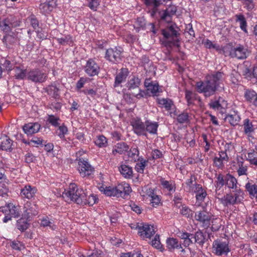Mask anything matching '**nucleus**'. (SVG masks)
Segmentation results:
<instances>
[{
	"label": "nucleus",
	"mask_w": 257,
	"mask_h": 257,
	"mask_svg": "<svg viewBox=\"0 0 257 257\" xmlns=\"http://www.w3.org/2000/svg\"><path fill=\"white\" fill-rule=\"evenodd\" d=\"M158 124L156 122H152L150 120L146 121L145 133L148 132L151 134H157Z\"/></svg>",
	"instance_id": "nucleus-27"
},
{
	"label": "nucleus",
	"mask_w": 257,
	"mask_h": 257,
	"mask_svg": "<svg viewBox=\"0 0 257 257\" xmlns=\"http://www.w3.org/2000/svg\"><path fill=\"white\" fill-rule=\"evenodd\" d=\"M6 35L4 36L3 42L7 45L8 44L12 45L17 41V35L14 32L11 33H5Z\"/></svg>",
	"instance_id": "nucleus-28"
},
{
	"label": "nucleus",
	"mask_w": 257,
	"mask_h": 257,
	"mask_svg": "<svg viewBox=\"0 0 257 257\" xmlns=\"http://www.w3.org/2000/svg\"><path fill=\"white\" fill-rule=\"evenodd\" d=\"M195 219L203 223L204 226L208 227L209 225L210 217L205 211H199L195 214Z\"/></svg>",
	"instance_id": "nucleus-21"
},
{
	"label": "nucleus",
	"mask_w": 257,
	"mask_h": 257,
	"mask_svg": "<svg viewBox=\"0 0 257 257\" xmlns=\"http://www.w3.org/2000/svg\"><path fill=\"white\" fill-rule=\"evenodd\" d=\"M244 133L248 137H251V134L254 132V128L252 122L247 118L244 120L243 124Z\"/></svg>",
	"instance_id": "nucleus-30"
},
{
	"label": "nucleus",
	"mask_w": 257,
	"mask_h": 257,
	"mask_svg": "<svg viewBox=\"0 0 257 257\" xmlns=\"http://www.w3.org/2000/svg\"><path fill=\"white\" fill-rule=\"evenodd\" d=\"M132 125L134 131L136 134L138 135H146V133H145L146 122L144 123L140 119H137L132 122Z\"/></svg>",
	"instance_id": "nucleus-15"
},
{
	"label": "nucleus",
	"mask_w": 257,
	"mask_h": 257,
	"mask_svg": "<svg viewBox=\"0 0 257 257\" xmlns=\"http://www.w3.org/2000/svg\"><path fill=\"white\" fill-rule=\"evenodd\" d=\"M222 51L225 56H229L231 58L244 59L247 57V50L241 45H239L236 47L227 45L223 48Z\"/></svg>",
	"instance_id": "nucleus-4"
},
{
	"label": "nucleus",
	"mask_w": 257,
	"mask_h": 257,
	"mask_svg": "<svg viewBox=\"0 0 257 257\" xmlns=\"http://www.w3.org/2000/svg\"><path fill=\"white\" fill-rule=\"evenodd\" d=\"M37 189L35 187H32L30 185H26L21 189V195L22 198H26L30 199L34 197Z\"/></svg>",
	"instance_id": "nucleus-18"
},
{
	"label": "nucleus",
	"mask_w": 257,
	"mask_h": 257,
	"mask_svg": "<svg viewBox=\"0 0 257 257\" xmlns=\"http://www.w3.org/2000/svg\"><path fill=\"white\" fill-rule=\"evenodd\" d=\"M180 212L187 218L192 217L193 214V212L186 206H182Z\"/></svg>",
	"instance_id": "nucleus-47"
},
{
	"label": "nucleus",
	"mask_w": 257,
	"mask_h": 257,
	"mask_svg": "<svg viewBox=\"0 0 257 257\" xmlns=\"http://www.w3.org/2000/svg\"><path fill=\"white\" fill-rule=\"evenodd\" d=\"M44 90L48 94L51 95L55 99H57L59 98V94L58 93L59 89L55 84L48 85L44 88Z\"/></svg>",
	"instance_id": "nucleus-24"
},
{
	"label": "nucleus",
	"mask_w": 257,
	"mask_h": 257,
	"mask_svg": "<svg viewBox=\"0 0 257 257\" xmlns=\"http://www.w3.org/2000/svg\"><path fill=\"white\" fill-rule=\"evenodd\" d=\"M131 188L127 187V189H125V187L122 185H118L115 187H107L105 190V194L108 196H122L123 194H129Z\"/></svg>",
	"instance_id": "nucleus-10"
},
{
	"label": "nucleus",
	"mask_w": 257,
	"mask_h": 257,
	"mask_svg": "<svg viewBox=\"0 0 257 257\" xmlns=\"http://www.w3.org/2000/svg\"><path fill=\"white\" fill-rule=\"evenodd\" d=\"M136 228L138 229V233L143 239L150 238L156 232L154 226L148 224H138Z\"/></svg>",
	"instance_id": "nucleus-9"
},
{
	"label": "nucleus",
	"mask_w": 257,
	"mask_h": 257,
	"mask_svg": "<svg viewBox=\"0 0 257 257\" xmlns=\"http://www.w3.org/2000/svg\"><path fill=\"white\" fill-rule=\"evenodd\" d=\"M12 146V140L6 137L5 140L2 142L0 145V149L4 151L10 150Z\"/></svg>",
	"instance_id": "nucleus-42"
},
{
	"label": "nucleus",
	"mask_w": 257,
	"mask_h": 257,
	"mask_svg": "<svg viewBox=\"0 0 257 257\" xmlns=\"http://www.w3.org/2000/svg\"><path fill=\"white\" fill-rule=\"evenodd\" d=\"M57 132L58 136L62 139H65V135H66L68 132L67 127L64 125L63 124L61 126H59Z\"/></svg>",
	"instance_id": "nucleus-49"
},
{
	"label": "nucleus",
	"mask_w": 257,
	"mask_h": 257,
	"mask_svg": "<svg viewBox=\"0 0 257 257\" xmlns=\"http://www.w3.org/2000/svg\"><path fill=\"white\" fill-rule=\"evenodd\" d=\"M58 120H59V117H55L53 115H49L48 121L52 125L54 126H59L60 124L58 122Z\"/></svg>",
	"instance_id": "nucleus-55"
},
{
	"label": "nucleus",
	"mask_w": 257,
	"mask_h": 257,
	"mask_svg": "<svg viewBox=\"0 0 257 257\" xmlns=\"http://www.w3.org/2000/svg\"><path fill=\"white\" fill-rule=\"evenodd\" d=\"M243 163L241 162L240 163H239V169L237 170V173L239 176H241L243 175L246 174V171H247V166H243Z\"/></svg>",
	"instance_id": "nucleus-61"
},
{
	"label": "nucleus",
	"mask_w": 257,
	"mask_h": 257,
	"mask_svg": "<svg viewBox=\"0 0 257 257\" xmlns=\"http://www.w3.org/2000/svg\"><path fill=\"white\" fill-rule=\"evenodd\" d=\"M99 67L95 61L92 59L87 60L85 66V72L89 76H94L98 75L99 72Z\"/></svg>",
	"instance_id": "nucleus-13"
},
{
	"label": "nucleus",
	"mask_w": 257,
	"mask_h": 257,
	"mask_svg": "<svg viewBox=\"0 0 257 257\" xmlns=\"http://www.w3.org/2000/svg\"><path fill=\"white\" fill-rule=\"evenodd\" d=\"M188 120V115L187 113H182L177 116V121L180 123H183L187 122Z\"/></svg>",
	"instance_id": "nucleus-56"
},
{
	"label": "nucleus",
	"mask_w": 257,
	"mask_h": 257,
	"mask_svg": "<svg viewBox=\"0 0 257 257\" xmlns=\"http://www.w3.org/2000/svg\"><path fill=\"white\" fill-rule=\"evenodd\" d=\"M30 220V219L24 217L23 214H22V217L17 221V228L22 232L25 231L29 227L30 224L28 223V221Z\"/></svg>",
	"instance_id": "nucleus-22"
},
{
	"label": "nucleus",
	"mask_w": 257,
	"mask_h": 257,
	"mask_svg": "<svg viewBox=\"0 0 257 257\" xmlns=\"http://www.w3.org/2000/svg\"><path fill=\"white\" fill-rule=\"evenodd\" d=\"M37 214L38 207L35 203L28 201L25 204L22 213L24 217L30 219L32 216L36 215Z\"/></svg>",
	"instance_id": "nucleus-12"
},
{
	"label": "nucleus",
	"mask_w": 257,
	"mask_h": 257,
	"mask_svg": "<svg viewBox=\"0 0 257 257\" xmlns=\"http://www.w3.org/2000/svg\"><path fill=\"white\" fill-rule=\"evenodd\" d=\"M78 165V170L80 175L83 177L90 175L94 171L93 168L88 162L84 160L83 158H80L79 159Z\"/></svg>",
	"instance_id": "nucleus-11"
},
{
	"label": "nucleus",
	"mask_w": 257,
	"mask_h": 257,
	"mask_svg": "<svg viewBox=\"0 0 257 257\" xmlns=\"http://www.w3.org/2000/svg\"><path fill=\"white\" fill-rule=\"evenodd\" d=\"M195 190L194 192L196 193V198L198 201L202 202L204 200V198L207 195L206 192L202 188L201 185L195 184Z\"/></svg>",
	"instance_id": "nucleus-25"
},
{
	"label": "nucleus",
	"mask_w": 257,
	"mask_h": 257,
	"mask_svg": "<svg viewBox=\"0 0 257 257\" xmlns=\"http://www.w3.org/2000/svg\"><path fill=\"white\" fill-rule=\"evenodd\" d=\"M130 149L128 145L124 142L118 143L115 145V149L112 150V154L115 155L116 153L119 154H124L127 152Z\"/></svg>",
	"instance_id": "nucleus-23"
},
{
	"label": "nucleus",
	"mask_w": 257,
	"mask_h": 257,
	"mask_svg": "<svg viewBox=\"0 0 257 257\" xmlns=\"http://www.w3.org/2000/svg\"><path fill=\"white\" fill-rule=\"evenodd\" d=\"M80 257H102V252L101 250H94L90 254L88 253L86 254H82Z\"/></svg>",
	"instance_id": "nucleus-53"
},
{
	"label": "nucleus",
	"mask_w": 257,
	"mask_h": 257,
	"mask_svg": "<svg viewBox=\"0 0 257 257\" xmlns=\"http://www.w3.org/2000/svg\"><path fill=\"white\" fill-rule=\"evenodd\" d=\"M107 140L104 136H99L95 141V144L99 147H104L106 146Z\"/></svg>",
	"instance_id": "nucleus-45"
},
{
	"label": "nucleus",
	"mask_w": 257,
	"mask_h": 257,
	"mask_svg": "<svg viewBox=\"0 0 257 257\" xmlns=\"http://www.w3.org/2000/svg\"><path fill=\"white\" fill-rule=\"evenodd\" d=\"M179 28L176 24L166 27L161 30V33L164 38L166 39L165 45L167 47L171 48L172 46L179 47L180 45L179 37L180 34L178 32Z\"/></svg>",
	"instance_id": "nucleus-3"
},
{
	"label": "nucleus",
	"mask_w": 257,
	"mask_h": 257,
	"mask_svg": "<svg viewBox=\"0 0 257 257\" xmlns=\"http://www.w3.org/2000/svg\"><path fill=\"white\" fill-rule=\"evenodd\" d=\"M245 189L248 192L250 196H255L257 194V185L255 184H251L250 182H248L245 185Z\"/></svg>",
	"instance_id": "nucleus-40"
},
{
	"label": "nucleus",
	"mask_w": 257,
	"mask_h": 257,
	"mask_svg": "<svg viewBox=\"0 0 257 257\" xmlns=\"http://www.w3.org/2000/svg\"><path fill=\"white\" fill-rule=\"evenodd\" d=\"M256 95L257 93L253 90L246 89L245 91L244 96L247 101L252 103L253 99Z\"/></svg>",
	"instance_id": "nucleus-39"
},
{
	"label": "nucleus",
	"mask_w": 257,
	"mask_h": 257,
	"mask_svg": "<svg viewBox=\"0 0 257 257\" xmlns=\"http://www.w3.org/2000/svg\"><path fill=\"white\" fill-rule=\"evenodd\" d=\"M167 247L170 251H173L175 249L182 248L181 243L177 238H168L166 240Z\"/></svg>",
	"instance_id": "nucleus-20"
},
{
	"label": "nucleus",
	"mask_w": 257,
	"mask_h": 257,
	"mask_svg": "<svg viewBox=\"0 0 257 257\" xmlns=\"http://www.w3.org/2000/svg\"><path fill=\"white\" fill-rule=\"evenodd\" d=\"M1 64L2 66V70L10 71L12 70L13 64L11 62L6 59H2L1 60Z\"/></svg>",
	"instance_id": "nucleus-43"
},
{
	"label": "nucleus",
	"mask_w": 257,
	"mask_h": 257,
	"mask_svg": "<svg viewBox=\"0 0 257 257\" xmlns=\"http://www.w3.org/2000/svg\"><path fill=\"white\" fill-rule=\"evenodd\" d=\"M57 41L61 45H66L72 43L71 37L70 35L65 36L61 38H56Z\"/></svg>",
	"instance_id": "nucleus-44"
},
{
	"label": "nucleus",
	"mask_w": 257,
	"mask_h": 257,
	"mask_svg": "<svg viewBox=\"0 0 257 257\" xmlns=\"http://www.w3.org/2000/svg\"><path fill=\"white\" fill-rule=\"evenodd\" d=\"M15 72V76L17 79H23L25 78H27V70L20 69L19 67H16L14 68Z\"/></svg>",
	"instance_id": "nucleus-36"
},
{
	"label": "nucleus",
	"mask_w": 257,
	"mask_h": 257,
	"mask_svg": "<svg viewBox=\"0 0 257 257\" xmlns=\"http://www.w3.org/2000/svg\"><path fill=\"white\" fill-rule=\"evenodd\" d=\"M242 4L248 11H251L254 8V5L253 0H242Z\"/></svg>",
	"instance_id": "nucleus-60"
},
{
	"label": "nucleus",
	"mask_w": 257,
	"mask_h": 257,
	"mask_svg": "<svg viewBox=\"0 0 257 257\" xmlns=\"http://www.w3.org/2000/svg\"><path fill=\"white\" fill-rule=\"evenodd\" d=\"M119 170L121 174L126 178H131L133 176L132 168L128 165H121L119 167Z\"/></svg>",
	"instance_id": "nucleus-29"
},
{
	"label": "nucleus",
	"mask_w": 257,
	"mask_h": 257,
	"mask_svg": "<svg viewBox=\"0 0 257 257\" xmlns=\"http://www.w3.org/2000/svg\"><path fill=\"white\" fill-rule=\"evenodd\" d=\"M235 17L236 18V22L239 23V26L241 30H242L245 33H247V23L244 15H243L242 14H237L236 15Z\"/></svg>",
	"instance_id": "nucleus-31"
},
{
	"label": "nucleus",
	"mask_w": 257,
	"mask_h": 257,
	"mask_svg": "<svg viewBox=\"0 0 257 257\" xmlns=\"http://www.w3.org/2000/svg\"><path fill=\"white\" fill-rule=\"evenodd\" d=\"M31 25L33 27L34 29H36L39 28V22L38 20L35 17L34 15L31 16L30 17Z\"/></svg>",
	"instance_id": "nucleus-62"
},
{
	"label": "nucleus",
	"mask_w": 257,
	"mask_h": 257,
	"mask_svg": "<svg viewBox=\"0 0 257 257\" xmlns=\"http://www.w3.org/2000/svg\"><path fill=\"white\" fill-rule=\"evenodd\" d=\"M19 208L20 207L19 206H12V207L9 208L8 210H5L4 211L3 210V212H5V213L9 212L12 217L18 218L20 215Z\"/></svg>",
	"instance_id": "nucleus-38"
},
{
	"label": "nucleus",
	"mask_w": 257,
	"mask_h": 257,
	"mask_svg": "<svg viewBox=\"0 0 257 257\" xmlns=\"http://www.w3.org/2000/svg\"><path fill=\"white\" fill-rule=\"evenodd\" d=\"M56 6V1L51 0L48 2L41 4L39 6V9L43 14L46 15L49 14Z\"/></svg>",
	"instance_id": "nucleus-17"
},
{
	"label": "nucleus",
	"mask_w": 257,
	"mask_h": 257,
	"mask_svg": "<svg viewBox=\"0 0 257 257\" xmlns=\"http://www.w3.org/2000/svg\"><path fill=\"white\" fill-rule=\"evenodd\" d=\"M152 245L157 249H161L162 245L160 240V236L158 234L155 235L154 238L152 241Z\"/></svg>",
	"instance_id": "nucleus-50"
},
{
	"label": "nucleus",
	"mask_w": 257,
	"mask_h": 257,
	"mask_svg": "<svg viewBox=\"0 0 257 257\" xmlns=\"http://www.w3.org/2000/svg\"><path fill=\"white\" fill-rule=\"evenodd\" d=\"M141 80L138 77H133L128 82L127 87L129 90L138 88L140 85Z\"/></svg>",
	"instance_id": "nucleus-37"
},
{
	"label": "nucleus",
	"mask_w": 257,
	"mask_h": 257,
	"mask_svg": "<svg viewBox=\"0 0 257 257\" xmlns=\"http://www.w3.org/2000/svg\"><path fill=\"white\" fill-rule=\"evenodd\" d=\"M195 241L201 246H203L204 243L208 240L209 234H208V237H206V232L203 233L202 231L199 230L195 233Z\"/></svg>",
	"instance_id": "nucleus-26"
},
{
	"label": "nucleus",
	"mask_w": 257,
	"mask_h": 257,
	"mask_svg": "<svg viewBox=\"0 0 257 257\" xmlns=\"http://www.w3.org/2000/svg\"><path fill=\"white\" fill-rule=\"evenodd\" d=\"M225 120L228 121L233 126L237 125L240 120V117L236 113L228 114L225 117Z\"/></svg>",
	"instance_id": "nucleus-34"
},
{
	"label": "nucleus",
	"mask_w": 257,
	"mask_h": 257,
	"mask_svg": "<svg viewBox=\"0 0 257 257\" xmlns=\"http://www.w3.org/2000/svg\"><path fill=\"white\" fill-rule=\"evenodd\" d=\"M144 85L147 88L148 93L151 92L154 95H157V93L160 92L159 85L155 81H151L150 79L145 80Z\"/></svg>",
	"instance_id": "nucleus-14"
},
{
	"label": "nucleus",
	"mask_w": 257,
	"mask_h": 257,
	"mask_svg": "<svg viewBox=\"0 0 257 257\" xmlns=\"http://www.w3.org/2000/svg\"><path fill=\"white\" fill-rule=\"evenodd\" d=\"M225 180L226 181L225 185L228 188L232 189L236 188L237 180L233 176L230 174L227 175Z\"/></svg>",
	"instance_id": "nucleus-33"
},
{
	"label": "nucleus",
	"mask_w": 257,
	"mask_h": 257,
	"mask_svg": "<svg viewBox=\"0 0 257 257\" xmlns=\"http://www.w3.org/2000/svg\"><path fill=\"white\" fill-rule=\"evenodd\" d=\"M158 102L167 110H171L173 105V102L171 99L167 98L158 99Z\"/></svg>",
	"instance_id": "nucleus-35"
},
{
	"label": "nucleus",
	"mask_w": 257,
	"mask_h": 257,
	"mask_svg": "<svg viewBox=\"0 0 257 257\" xmlns=\"http://www.w3.org/2000/svg\"><path fill=\"white\" fill-rule=\"evenodd\" d=\"M147 163L146 161H142L140 163H137L135 167L136 170L139 173H143Z\"/></svg>",
	"instance_id": "nucleus-52"
},
{
	"label": "nucleus",
	"mask_w": 257,
	"mask_h": 257,
	"mask_svg": "<svg viewBox=\"0 0 257 257\" xmlns=\"http://www.w3.org/2000/svg\"><path fill=\"white\" fill-rule=\"evenodd\" d=\"M9 192V188L7 186L3 183H0V195L4 197L7 195Z\"/></svg>",
	"instance_id": "nucleus-58"
},
{
	"label": "nucleus",
	"mask_w": 257,
	"mask_h": 257,
	"mask_svg": "<svg viewBox=\"0 0 257 257\" xmlns=\"http://www.w3.org/2000/svg\"><path fill=\"white\" fill-rule=\"evenodd\" d=\"M225 184L223 176L222 174H219L217 177V181H216V188H219L220 189Z\"/></svg>",
	"instance_id": "nucleus-57"
},
{
	"label": "nucleus",
	"mask_w": 257,
	"mask_h": 257,
	"mask_svg": "<svg viewBox=\"0 0 257 257\" xmlns=\"http://www.w3.org/2000/svg\"><path fill=\"white\" fill-rule=\"evenodd\" d=\"M21 21L14 16H9L0 21V29L4 33H11L13 28L20 26Z\"/></svg>",
	"instance_id": "nucleus-5"
},
{
	"label": "nucleus",
	"mask_w": 257,
	"mask_h": 257,
	"mask_svg": "<svg viewBox=\"0 0 257 257\" xmlns=\"http://www.w3.org/2000/svg\"><path fill=\"white\" fill-rule=\"evenodd\" d=\"M47 78V74L39 68L30 69L27 73V79L35 83H42Z\"/></svg>",
	"instance_id": "nucleus-6"
},
{
	"label": "nucleus",
	"mask_w": 257,
	"mask_h": 257,
	"mask_svg": "<svg viewBox=\"0 0 257 257\" xmlns=\"http://www.w3.org/2000/svg\"><path fill=\"white\" fill-rule=\"evenodd\" d=\"M63 197H68L70 200L78 204H88L92 206L95 204L98 198L93 195H91L87 198L86 195L82 189L78 188L75 184H70L68 190L65 189L62 195Z\"/></svg>",
	"instance_id": "nucleus-2"
},
{
	"label": "nucleus",
	"mask_w": 257,
	"mask_h": 257,
	"mask_svg": "<svg viewBox=\"0 0 257 257\" xmlns=\"http://www.w3.org/2000/svg\"><path fill=\"white\" fill-rule=\"evenodd\" d=\"M225 11V7L223 4L219 3L218 4H216L214 9V15L216 17H220L223 15Z\"/></svg>",
	"instance_id": "nucleus-41"
},
{
	"label": "nucleus",
	"mask_w": 257,
	"mask_h": 257,
	"mask_svg": "<svg viewBox=\"0 0 257 257\" xmlns=\"http://www.w3.org/2000/svg\"><path fill=\"white\" fill-rule=\"evenodd\" d=\"M209 105L210 107L214 109L219 110L223 108V107L219 102V99L218 100L211 101Z\"/></svg>",
	"instance_id": "nucleus-59"
},
{
	"label": "nucleus",
	"mask_w": 257,
	"mask_h": 257,
	"mask_svg": "<svg viewBox=\"0 0 257 257\" xmlns=\"http://www.w3.org/2000/svg\"><path fill=\"white\" fill-rule=\"evenodd\" d=\"M161 183L163 187L167 189L170 192L175 191V186L172 184H170L169 181L162 179L161 180Z\"/></svg>",
	"instance_id": "nucleus-48"
},
{
	"label": "nucleus",
	"mask_w": 257,
	"mask_h": 257,
	"mask_svg": "<svg viewBox=\"0 0 257 257\" xmlns=\"http://www.w3.org/2000/svg\"><path fill=\"white\" fill-rule=\"evenodd\" d=\"M177 12V8L174 6H170L167 10L164 11L163 14L161 16V19L163 20H167L168 17H171L174 15Z\"/></svg>",
	"instance_id": "nucleus-32"
},
{
	"label": "nucleus",
	"mask_w": 257,
	"mask_h": 257,
	"mask_svg": "<svg viewBox=\"0 0 257 257\" xmlns=\"http://www.w3.org/2000/svg\"><path fill=\"white\" fill-rule=\"evenodd\" d=\"M224 73L217 71L206 77L204 81L197 82L196 84L197 91L207 97H210L220 91L223 88Z\"/></svg>",
	"instance_id": "nucleus-1"
},
{
	"label": "nucleus",
	"mask_w": 257,
	"mask_h": 257,
	"mask_svg": "<svg viewBox=\"0 0 257 257\" xmlns=\"http://www.w3.org/2000/svg\"><path fill=\"white\" fill-rule=\"evenodd\" d=\"M145 4L147 6H153V13H155L157 8L161 5L160 0H145Z\"/></svg>",
	"instance_id": "nucleus-46"
},
{
	"label": "nucleus",
	"mask_w": 257,
	"mask_h": 257,
	"mask_svg": "<svg viewBox=\"0 0 257 257\" xmlns=\"http://www.w3.org/2000/svg\"><path fill=\"white\" fill-rule=\"evenodd\" d=\"M226 200L228 201L227 202L229 205H234L238 203L237 201L235 200V198L233 195L231 194H227L226 195Z\"/></svg>",
	"instance_id": "nucleus-63"
},
{
	"label": "nucleus",
	"mask_w": 257,
	"mask_h": 257,
	"mask_svg": "<svg viewBox=\"0 0 257 257\" xmlns=\"http://www.w3.org/2000/svg\"><path fill=\"white\" fill-rule=\"evenodd\" d=\"M128 74V71L126 68H121L115 76L114 87H117L120 83L125 81Z\"/></svg>",
	"instance_id": "nucleus-19"
},
{
	"label": "nucleus",
	"mask_w": 257,
	"mask_h": 257,
	"mask_svg": "<svg viewBox=\"0 0 257 257\" xmlns=\"http://www.w3.org/2000/svg\"><path fill=\"white\" fill-rule=\"evenodd\" d=\"M230 145V144H226L225 146V150L224 151H220L219 153V157L223 161H227L228 160L229 158L226 151L227 149H229Z\"/></svg>",
	"instance_id": "nucleus-54"
},
{
	"label": "nucleus",
	"mask_w": 257,
	"mask_h": 257,
	"mask_svg": "<svg viewBox=\"0 0 257 257\" xmlns=\"http://www.w3.org/2000/svg\"><path fill=\"white\" fill-rule=\"evenodd\" d=\"M212 251L217 255H227L230 251L228 242L215 240L212 244Z\"/></svg>",
	"instance_id": "nucleus-7"
},
{
	"label": "nucleus",
	"mask_w": 257,
	"mask_h": 257,
	"mask_svg": "<svg viewBox=\"0 0 257 257\" xmlns=\"http://www.w3.org/2000/svg\"><path fill=\"white\" fill-rule=\"evenodd\" d=\"M243 192L240 189H236L234 194L235 200L237 201L238 203H240L243 199Z\"/></svg>",
	"instance_id": "nucleus-51"
},
{
	"label": "nucleus",
	"mask_w": 257,
	"mask_h": 257,
	"mask_svg": "<svg viewBox=\"0 0 257 257\" xmlns=\"http://www.w3.org/2000/svg\"><path fill=\"white\" fill-rule=\"evenodd\" d=\"M40 127V124L38 122H30L25 124L23 126V129L25 134L28 135H31L37 133L39 131Z\"/></svg>",
	"instance_id": "nucleus-16"
},
{
	"label": "nucleus",
	"mask_w": 257,
	"mask_h": 257,
	"mask_svg": "<svg viewBox=\"0 0 257 257\" xmlns=\"http://www.w3.org/2000/svg\"><path fill=\"white\" fill-rule=\"evenodd\" d=\"M122 51L120 47L108 49L105 52V58L109 62L117 64L121 60Z\"/></svg>",
	"instance_id": "nucleus-8"
},
{
	"label": "nucleus",
	"mask_w": 257,
	"mask_h": 257,
	"mask_svg": "<svg viewBox=\"0 0 257 257\" xmlns=\"http://www.w3.org/2000/svg\"><path fill=\"white\" fill-rule=\"evenodd\" d=\"M151 200V203L153 207L158 205L160 202V199L158 195L155 194L154 196H152Z\"/></svg>",
	"instance_id": "nucleus-64"
}]
</instances>
